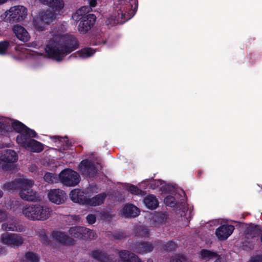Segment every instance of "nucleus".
I'll use <instances>...</instances> for the list:
<instances>
[{
    "label": "nucleus",
    "instance_id": "obj_1",
    "mask_svg": "<svg viewBox=\"0 0 262 262\" xmlns=\"http://www.w3.org/2000/svg\"><path fill=\"white\" fill-rule=\"evenodd\" d=\"M45 50L48 55L57 61H60L68 54L79 47L77 39L72 35L63 34L61 32L53 31L50 35Z\"/></svg>",
    "mask_w": 262,
    "mask_h": 262
},
{
    "label": "nucleus",
    "instance_id": "obj_2",
    "mask_svg": "<svg viewBox=\"0 0 262 262\" xmlns=\"http://www.w3.org/2000/svg\"><path fill=\"white\" fill-rule=\"evenodd\" d=\"M13 133H17L16 141L20 146L26 148L32 140L30 138L37 137L36 132L21 122L0 116V134L10 137Z\"/></svg>",
    "mask_w": 262,
    "mask_h": 262
},
{
    "label": "nucleus",
    "instance_id": "obj_3",
    "mask_svg": "<svg viewBox=\"0 0 262 262\" xmlns=\"http://www.w3.org/2000/svg\"><path fill=\"white\" fill-rule=\"evenodd\" d=\"M126 0H116L122 5L113 12V14L106 21L107 25H115L122 24L131 18L137 10V3L135 1H131L129 4H125Z\"/></svg>",
    "mask_w": 262,
    "mask_h": 262
},
{
    "label": "nucleus",
    "instance_id": "obj_4",
    "mask_svg": "<svg viewBox=\"0 0 262 262\" xmlns=\"http://www.w3.org/2000/svg\"><path fill=\"white\" fill-rule=\"evenodd\" d=\"M22 213L30 220L44 221L51 217L52 210L47 205L35 204L24 206Z\"/></svg>",
    "mask_w": 262,
    "mask_h": 262
},
{
    "label": "nucleus",
    "instance_id": "obj_5",
    "mask_svg": "<svg viewBox=\"0 0 262 262\" xmlns=\"http://www.w3.org/2000/svg\"><path fill=\"white\" fill-rule=\"evenodd\" d=\"M27 15L28 10L24 6H13L0 16V22H20L27 17Z\"/></svg>",
    "mask_w": 262,
    "mask_h": 262
},
{
    "label": "nucleus",
    "instance_id": "obj_6",
    "mask_svg": "<svg viewBox=\"0 0 262 262\" xmlns=\"http://www.w3.org/2000/svg\"><path fill=\"white\" fill-rule=\"evenodd\" d=\"M21 184V190L19 192L20 198L27 201L36 202L41 200L39 194L32 189L34 181L31 179L23 178L19 180Z\"/></svg>",
    "mask_w": 262,
    "mask_h": 262
},
{
    "label": "nucleus",
    "instance_id": "obj_7",
    "mask_svg": "<svg viewBox=\"0 0 262 262\" xmlns=\"http://www.w3.org/2000/svg\"><path fill=\"white\" fill-rule=\"evenodd\" d=\"M97 188L95 186H91L84 191L75 189L70 192L69 195L73 202L86 205L88 198L91 197L92 193H97Z\"/></svg>",
    "mask_w": 262,
    "mask_h": 262
},
{
    "label": "nucleus",
    "instance_id": "obj_8",
    "mask_svg": "<svg viewBox=\"0 0 262 262\" xmlns=\"http://www.w3.org/2000/svg\"><path fill=\"white\" fill-rule=\"evenodd\" d=\"M56 16L51 11L40 12L38 15L35 17L33 19V26L35 29L39 31H42L47 25L55 19Z\"/></svg>",
    "mask_w": 262,
    "mask_h": 262
},
{
    "label": "nucleus",
    "instance_id": "obj_9",
    "mask_svg": "<svg viewBox=\"0 0 262 262\" xmlns=\"http://www.w3.org/2000/svg\"><path fill=\"white\" fill-rule=\"evenodd\" d=\"M59 179L63 184L68 186H74L80 180L79 174L71 169L63 170L59 174Z\"/></svg>",
    "mask_w": 262,
    "mask_h": 262
},
{
    "label": "nucleus",
    "instance_id": "obj_10",
    "mask_svg": "<svg viewBox=\"0 0 262 262\" xmlns=\"http://www.w3.org/2000/svg\"><path fill=\"white\" fill-rule=\"evenodd\" d=\"M18 160L16 152L11 149H7L3 151L0 159V168L6 170H11V164H13ZM13 166V165H12Z\"/></svg>",
    "mask_w": 262,
    "mask_h": 262
},
{
    "label": "nucleus",
    "instance_id": "obj_11",
    "mask_svg": "<svg viewBox=\"0 0 262 262\" xmlns=\"http://www.w3.org/2000/svg\"><path fill=\"white\" fill-rule=\"evenodd\" d=\"M101 165L98 162H94L88 160L81 161L78 166V170L84 175L89 177H93L101 168Z\"/></svg>",
    "mask_w": 262,
    "mask_h": 262
},
{
    "label": "nucleus",
    "instance_id": "obj_12",
    "mask_svg": "<svg viewBox=\"0 0 262 262\" xmlns=\"http://www.w3.org/2000/svg\"><path fill=\"white\" fill-rule=\"evenodd\" d=\"M6 220L2 224V228L3 230L21 232L24 230V228L19 225L17 221L11 218H7L5 212L0 210V221Z\"/></svg>",
    "mask_w": 262,
    "mask_h": 262
},
{
    "label": "nucleus",
    "instance_id": "obj_13",
    "mask_svg": "<svg viewBox=\"0 0 262 262\" xmlns=\"http://www.w3.org/2000/svg\"><path fill=\"white\" fill-rule=\"evenodd\" d=\"M69 233L75 238L92 239L96 236V233L83 227H73L69 230Z\"/></svg>",
    "mask_w": 262,
    "mask_h": 262
},
{
    "label": "nucleus",
    "instance_id": "obj_14",
    "mask_svg": "<svg viewBox=\"0 0 262 262\" xmlns=\"http://www.w3.org/2000/svg\"><path fill=\"white\" fill-rule=\"evenodd\" d=\"M0 242L4 245L15 247L20 246L23 243V239L18 234L6 232L2 234Z\"/></svg>",
    "mask_w": 262,
    "mask_h": 262
},
{
    "label": "nucleus",
    "instance_id": "obj_15",
    "mask_svg": "<svg viewBox=\"0 0 262 262\" xmlns=\"http://www.w3.org/2000/svg\"><path fill=\"white\" fill-rule=\"evenodd\" d=\"M39 2L45 5L48 6L51 9V11L54 16L61 15L63 12L64 4L63 0H38Z\"/></svg>",
    "mask_w": 262,
    "mask_h": 262
},
{
    "label": "nucleus",
    "instance_id": "obj_16",
    "mask_svg": "<svg viewBox=\"0 0 262 262\" xmlns=\"http://www.w3.org/2000/svg\"><path fill=\"white\" fill-rule=\"evenodd\" d=\"M48 198L52 203L60 205L64 203L67 199V195L62 190L54 189L48 192Z\"/></svg>",
    "mask_w": 262,
    "mask_h": 262
},
{
    "label": "nucleus",
    "instance_id": "obj_17",
    "mask_svg": "<svg viewBox=\"0 0 262 262\" xmlns=\"http://www.w3.org/2000/svg\"><path fill=\"white\" fill-rule=\"evenodd\" d=\"M37 46V45L36 42H32L27 45H20L16 47L15 49L19 56L18 59L19 60H23L32 56H34L35 54V52L28 49L27 47L36 48Z\"/></svg>",
    "mask_w": 262,
    "mask_h": 262
},
{
    "label": "nucleus",
    "instance_id": "obj_18",
    "mask_svg": "<svg viewBox=\"0 0 262 262\" xmlns=\"http://www.w3.org/2000/svg\"><path fill=\"white\" fill-rule=\"evenodd\" d=\"M96 20V16L93 14H88L84 16L80 21L78 27V31L82 34H84L90 30L93 26Z\"/></svg>",
    "mask_w": 262,
    "mask_h": 262
},
{
    "label": "nucleus",
    "instance_id": "obj_19",
    "mask_svg": "<svg viewBox=\"0 0 262 262\" xmlns=\"http://www.w3.org/2000/svg\"><path fill=\"white\" fill-rule=\"evenodd\" d=\"M234 227L230 225L221 226L216 229L215 235L220 241H225L233 233Z\"/></svg>",
    "mask_w": 262,
    "mask_h": 262
},
{
    "label": "nucleus",
    "instance_id": "obj_20",
    "mask_svg": "<svg viewBox=\"0 0 262 262\" xmlns=\"http://www.w3.org/2000/svg\"><path fill=\"white\" fill-rule=\"evenodd\" d=\"M13 31L16 37L23 42H27L30 39L29 35L26 29L20 25H15L13 28Z\"/></svg>",
    "mask_w": 262,
    "mask_h": 262
},
{
    "label": "nucleus",
    "instance_id": "obj_21",
    "mask_svg": "<svg viewBox=\"0 0 262 262\" xmlns=\"http://www.w3.org/2000/svg\"><path fill=\"white\" fill-rule=\"evenodd\" d=\"M179 191L178 194V190H175L174 188L172 191H164L165 192H171V194H174V196L169 195L165 198L164 203L166 206L172 207L179 203L177 200L179 195H184V192L183 190H180Z\"/></svg>",
    "mask_w": 262,
    "mask_h": 262
},
{
    "label": "nucleus",
    "instance_id": "obj_22",
    "mask_svg": "<svg viewBox=\"0 0 262 262\" xmlns=\"http://www.w3.org/2000/svg\"><path fill=\"white\" fill-rule=\"evenodd\" d=\"M51 237L52 239L62 245H70L72 243L70 238L64 232L60 231H53Z\"/></svg>",
    "mask_w": 262,
    "mask_h": 262
},
{
    "label": "nucleus",
    "instance_id": "obj_23",
    "mask_svg": "<svg viewBox=\"0 0 262 262\" xmlns=\"http://www.w3.org/2000/svg\"><path fill=\"white\" fill-rule=\"evenodd\" d=\"M139 209L135 206L132 204H127L121 209L120 213L121 215L128 217H136L139 214Z\"/></svg>",
    "mask_w": 262,
    "mask_h": 262
},
{
    "label": "nucleus",
    "instance_id": "obj_24",
    "mask_svg": "<svg viewBox=\"0 0 262 262\" xmlns=\"http://www.w3.org/2000/svg\"><path fill=\"white\" fill-rule=\"evenodd\" d=\"M150 187L152 189L159 188L163 191H172L174 189V187L168 184H166L165 182H162L160 180H152L150 181Z\"/></svg>",
    "mask_w": 262,
    "mask_h": 262
},
{
    "label": "nucleus",
    "instance_id": "obj_25",
    "mask_svg": "<svg viewBox=\"0 0 262 262\" xmlns=\"http://www.w3.org/2000/svg\"><path fill=\"white\" fill-rule=\"evenodd\" d=\"M153 248L154 246L151 243L145 242L135 245L133 250L137 253L144 254L151 252L153 250Z\"/></svg>",
    "mask_w": 262,
    "mask_h": 262
},
{
    "label": "nucleus",
    "instance_id": "obj_26",
    "mask_svg": "<svg viewBox=\"0 0 262 262\" xmlns=\"http://www.w3.org/2000/svg\"><path fill=\"white\" fill-rule=\"evenodd\" d=\"M90 11V8L89 6H83L77 10L72 15L73 19L78 21L83 19L84 16L87 15Z\"/></svg>",
    "mask_w": 262,
    "mask_h": 262
},
{
    "label": "nucleus",
    "instance_id": "obj_27",
    "mask_svg": "<svg viewBox=\"0 0 262 262\" xmlns=\"http://www.w3.org/2000/svg\"><path fill=\"white\" fill-rule=\"evenodd\" d=\"M55 143V146L60 150H66L69 147V142L67 138H60L58 136H53L51 137Z\"/></svg>",
    "mask_w": 262,
    "mask_h": 262
},
{
    "label": "nucleus",
    "instance_id": "obj_28",
    "mask_svg": "<svg viewBox=\"0 0 262 262\" xmlns=\"http://www.w3.org/2000/svg\"><path fill=\"white\" fill-rule=\"evenodd\" d=\"M105 196V194L101 193L97 195L96 196L92 198L91 199H90L89 198H88L86 205L94 206L99 205L103 203Z\"/></svg>",
    "mask_w": 262,
    "mask_h": 262
},
{
    "label": "nucleus",
    "instance_id": "obj_29",
    "mask_svg": "<svg viewBox=\"0 0 262 262\" xmlns=\"http://www.w3.org/2000/svg\"><path fill=\"white\" fill-rule=\"evenodd\" d=\"M144 203L149 209H155L158 206V201L154 195H148L144 199Z\"/></svg>",
    "mask_w": 262,
    "mask_h": 262
},
{
    "label": "nucleus",
    "instance_id": "obj_30",
    "mask_svg": "<svg viewBox=\"0 0 262 262\" xmlns=\"http://www.w3.org/2000/svg\"><path fill=\"white\" fill-rule=\"evenodd\" d=\"M28 144L26 149L32 152H39L43 149V145L41 143L33 139L31 140Z\"/></svg>",
    "mask_w": 262,
    "mask_h": 262
},
{
    "label": "nucleus",
    "instance_id": "obj_31",
    "mask_svg": "<svg viewBox=\"0 0 262 262\" xmlns=\"http://www.w3.org/2000/svg\"><path fill=\"white\" fill-rule=\"evenodd\" d=\"M217 257L216 253L208 250L203 249L200 252V257L203 260H209Z\"/></svg>",
    "mask_w": 262,
    "mask_h": 262
},
{
    "label": "nucleus",
    "instance_id": "obj_32",
    "mask_svg": "<svg viewBox=\"0 0 262 262\" xmlns=\"http://www.w3.org/2000/svg\"><path fill=\"white\" fill-rule=\"evenodd\" d=\"M95 53V51L92 48H84L76 53L77 56L82 58L91 57Z\"/></svg>",
    "mask_w": 262,
    "mask_h": 262
},
{
    "label": "nucleus",
    "instance_id": "obj_33",
    "mask_svg": "<svg viewBox=\"0 0 262 262\" xmlns=\"http://www.w3.org/2000/svg\"><path fill=\"white\" fill-rule=\"evenodd\" d=\"M39 257L36 253L28 252L26 253L25 259L22 262H38Z\"/></svg>",
    "mask_w": 262,
    "mask_h": 262
},
{
    "label": "nucleus",
    "instance_id": "obj_34",
    "mask_svg": "<svg viewBox=\"0 0 262 262\" xmlns=\"http://www.w3.org/2000/svg\"><path fill=\"white\" fill-rule=\"evenodd\" d=\"M25 178L24 177L18 179L11 183L5 184V188L9 190H14L16 189L18 187H21V184L19 182V180Z\"/></svg>",
    "mask_w": 262,
    "mask_h": 262
},
{
    "label": "nucleus",
    "instance_id": "obj_35",
    "mask_svg": "<svg viewBox=\"0 0 262 262\" xmlns=\"http://www.w3.org/2000/svg\"><path fill=\"white\" fill-rule=\"evenodd\" d=\"M44 180L48 183H54L58 182L59 179V176L57 177L55 174L48 172L45 174Z\"/></svg>",
    "mask_w": 262,
    "mask_h": 262
},
{
    "label": "nucleus",
    "instance_id": "obj_36",
    "mask_svg": "<svg viewBox=\"0 0 262 262\" xmlns=\"http://www.w3.org/2000/svg\"><path fill=\"white\" fill-rule=\"evenodd\" d=\"M92 255L94 258L97 260L103 262H106V259H107V258L104 253H103L102 252L99 250H95L93 251Z\"/></svg>",
    "mask_w": 262,
    "mask_h": 262
},
{
    "label": "nucleus",
    "instance_id": "obj_37",
    "mask_svg": "<svg viewBox=\"0 0 262 262\" xmlns=\"http://www.w3.org/2000/svg\"><path fill=\"white\" fill-rule=\"evenodd\" d=\"M40 241L45 245H49L51 244V241L49 239L45 230H42L39 233Z\"/></svg>",
    "mask_w": 262,
    "mask_h": 262
},
{
    "label": "nucleus",
    "instance_id": "obj_38",
    "mask_svg": "<svg viewBox=\"0 0 262 262\" xmlns=\"http://www.w3.org/2000/svg\"><path fill=\"white\" fill-rule=\"evenodd\" d=\"M126 190L129 191L131 193L135 195H140L141 194L142 191L137 187L128 184L126 186Z\"/></svg>",
    "mask_w": 262,
    "mask_h": 262
},
{
    "label": "nucleus",
    "instance_id": "obj_39",
    "mask_svg": "<svg viewBox=\"0 0 262 262\" xmlns=\"http://www.w3.org/2000/svg\"><path fill=\"white\" fill-rule=\"evenodd\" d=\"M137 231L138 235L141 237L148 236L149 234L148 229L142 227H138L137 229Z\"/></svg>",
    "mask_w": 262,
    "mask_h": 262
},
{
    "label": "nucleus",
    "instance_id": "obj_40",
    "mask_svg": "<svg viewBox=\"0 0 262 262\" xmlns=\"http://www.w3.org/2000/svg\"><path fill=\"white\" fill-rule=\"evenodd\" d=\"M183 210L182 211V213H181V216H183L184 219L187 220V222L191 218V212L190 210H187L186 213H185V210H186L187 207L185 206V204H184L183 205Z\"/></svg>",
    "mask_w": 262,
    "mask_h": 262
},
{
    "label": "nucleus",
    "instance_id": "obj_41",
    "mask_svg": "<svg viewBox=\"0 0 262 262\" xmlns=\"http://www.w3.org/2000/svg\"><path fill=\"white\" fill-rule=\"evenodd\" d=\"M9 46V42L6 41L0 42V54H5Z\"/></svg>",
    "mask_w": 262,
    "mask_h": 262
},
{
    "label": "nucleus",
    "instance_id": "obj_42",
    "mask_svg": "<svg viewBox=\"0 0 262 262\" xmlns=\"http://www.w3.org/2000/svg\"><path fill=\"white\" fill-rule=\"evenodd\" d=\"M167 215L166 213H162L156 216L158 221H155L158 224H162L166 221Z\"/></svg>",
    "mask_w": 262,
    "mask_h": 262
},
{
    "label": "nucleus",
    "instance_id": "obj_43",
    "mask_svg": "<svg viewBox=\"0 0 262 262\" xmlns=\"http://www.w3.org/2000/svg\"><path fill=\"white\" fill-rule=\"evenodd\" d=\"M184 258L183 255H176L170 258L169 262H182Z\"/></svg>",
    "mask_w": 262,
    "mask_h": 262
},
{
    "label": "nucleus",
    "instance_id": "obj_44",
    "mask_svg": "<svg viewBox=\"0 0 262 262\" xmlns=\"http://www.w3.org/2000/svg\"><path fill=\"white\" fill-rule=\"evenodd\" d=\"M86 220L90 224H92L95 222L96 217L94 215L90 214L87 216Z\"/></svg>",
    "mask_w": 262,
    "mask_h": 262
},
{
    "label": "nucleus",
    "instance_id": "obj_45",
    "mask_svg": "<svg viewBox=\"0 0 262 262\" xmlns=\"http://www.w3.org/2000/svg\"><path fill=\"white\" fill-rule=\"evenodd\" d=\"M176 246L174 242L171 241L167 243L166 245V249L167 250H171L174 249Z\"/></svg>",
    "mask_w": 262,
    "mask_h": 262
},
{
    "label": "nucleus",
    "instance_id": "obj_46",
    "mask_svg": "<svg viewBox=\"0 0 262 262\" xmlns=\"http://www.w3.org/2000/svg\"><path fill=\"white\" fill-rule=\"evenodd\" d=\"M250 262H262V256L257 255L251 258Z\"/></svg>",
    "mask_w": 262,
    "mask_h": 262
},
{
    "label": "nucleus",
    "instance_id": "obj_47",
    "mask_svg": "<svg viewBox=\"0 0 262 262\" xmlns=\"http://www.w3.org/2000/svg\"><path fill=\"white\" fill-rule=\"evenodd\" d=\"M89 4L90 8V11L91 10L92 8L95 7L97 5V0H90L89 1Z\"/></svg>",
    "mask_w": 262,
    "mask_h": 262
},
{
    "label": "nucleus",
    "instance_id": "obj_48",
    "mask_svg": "<svg viewBox=\"0 0 262 262\" xmlns=\"http://www.w3.org/2000/svg\"><path fill=\"white\" fill-rule=\"evenodd\" d=\"M256 230V229H255L251 231V235H252L251 242H253L255 241V235L257 233Z\"/></svg>",
    "mask_w": 262,
    "mask_h": 262
},
{
    "label": "nucleus",
    "instance_id": "obj_49",
    "mask_svg": "<svg viewBox=\"0 0 262 262\" xmlns=\"http://www.w3.org/2000/svg\"><path fill=\"white\" fill-rule=\"evenodd\" d=\"M29 170L31 172H34L35 171H36V169H37V167L35 165H34V164H32L31 165L30 167L29 168Z\"/></svg>",
    "mask_w": 262,
    "mask_h": 262
},
{
    "label": "nucleus",
    "instance_id": "obj_50",
    "mask_svg": "<svg viewBox=\"0 0 262 262\" xmlns=\"http://www.w3.org/2000/svg\"><path fill=\"white\" fill-rule=\"evenodd\" d=\"M214 262H224L223 259L221 257H219L216 258Z\"/></svg>",
    "mask_w": 262,
    "mask_h": 262
},
{
    "label": "nucleus",
    "instance_id": "obj_51",
    "mask_svg": "<svg viewBox=\"0 0 262 262\" xmlns=\"http://www.w3.org/2000/svg\"><path fill=\"white\" fill-rule=\"evenodd\" d=\"M5 253V250L3 248L0 247V254Z\"/></svg>",
    "mask_w": 262,
    "mask_h": 262
},
{
    "label": "nucleus",
    "instance_id": "obj_52",
    "mask_svg": "<svg viewBox=\"0 0 262 262\" xmlns=\"http://www.w3.org/2000/svg\"><path fill=\"white\" fill-rule=\"evenodd\" d=\"M8 0H0V5L3 4L7 2Z\"/></svg>",
    "mask_w": 262,
    "mask_h": 262
},
{
    "label": "nucleus",
    "instance_id": "obj_53",
    "mask_svg": "<svg viewBox=\"0 0 262 262\" xmlns=\"http://www.w3.org/2000/svg\"><path fill=\"white\" fill-rule=\"evenodd\" d=\"M3 193L2 191L0 189V198H1L3 196Z\"/></svg>",
    "mask_w": 262,
    "mask_h": 262
},
{
    "label": "nucleus",
    "instance_id": "obj_54",
    "mask_svg": "<svg viewBox=\"0 0 262 262\" xmlns=\"http://www.w3.org/2000/svg\"><path fill=\"white\" fill-rule=\"evenodd\" d=\"M147 262H153V260L152 259H149L147 261Z\"/></svg>",
    "mask_w": 262,
    "mask_h": 262
},
{
    "label": "nucleus",
    "instance_id": "obj_55",
    "mask_svg": "<svg viewBox=\"0 0 262 262\" xmlns=\"http://www.w3.org/2000/svg\"><path fill=\"white\" fill-rule=\"evenodd\" d=\"M260 241L262 243V232L260 234Z\"/></svg>",
    "mask_w": 262,
    "mask_h": 262
},
{
    "label": "nucleus",
    "instance_id": "obj_56",
    "mask_svg": "<svg viewBox=\"0 0 262 262\" xmlns=\"http://www.w3.org/2000/svg\"><path fill=\"white\" fill-rule=\"evenodd\" d=\"M3 147H4V146H3V145H0V148H3Z\"/></svg>",
    "mask_w": 262,
    "mask_h": 262
},
{
    "label": "nucleus",
    "instance_id": "obj_57",
    "mask_svg": "<svg viewBox=\"0 0 262 262\" xmlns=\"http://www.w3.org/2000/svg\"><path fill=\"white\" fill-rule=\"evenodd\" d=\"M248 236H249V235H247V238H248Z\"/></svg>",
    "mask_w": 262,
    "mask_h": 262
},
{
    "label": "nucleus",
    "instance_id": "obj_58",
    "mask_svg": "<svg viewBox=\"0 0 262 262\" xmlns=\"http://www.w3.org/2000/svg\"><path fill=\"white\" fill-rule=\"evenodd\" d=\"M183 201H184V199H183ZM182 203H184V202H182Z\"/></svg>",
    "mask_w": 262,
    "mask_h": 262
}]
</instances>
